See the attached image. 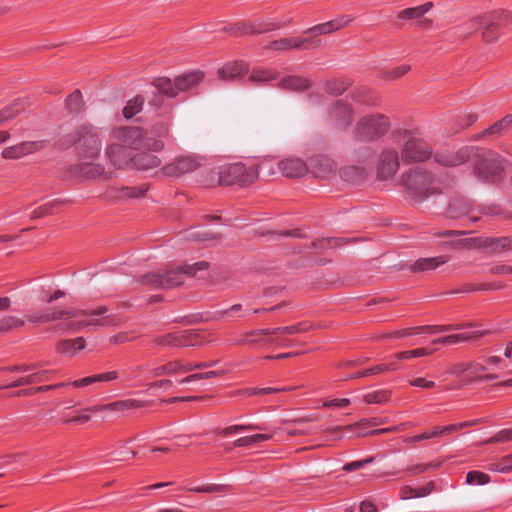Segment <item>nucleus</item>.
Instances as JSON below:
<instances>
[{
  "label": "nucleus",
  "mask_w": 512,
  "mask_h": 512,
  "mask_svg": "<svg viewBox=\"0 0 512 512\" xmlns=\"http://www.w3.org/2000/svg\"><path fill=\"white\" fill-rule=\"evenodd\" d=\"M114 137L122 143L110 144L106 148V155L110 163L123 169L131 166L133 155L131 150L147 148L152 151H161L164 144L160 140L148 137V132L140 127H122L114 132Z\"/></svg>",
  "instance_id": "nucleus-1"
},
{
  "label": "nucleus",
  "mask_w": 512,
  "mask_h": 512,
  "mask_svg": "<svg viewBox=\"0 0 512 512\" xmlns=\"http://www.w3.org/2000/svg\"><path fill=\"white\" fill-rule=\"evenodd\" d=\"M207 268L208 263L205 261H200L193 265H170L157 272L143 275L140 278V282L152 289H169L183 284L185 276H194L196 271Z\"/></svg>",
  "instance_id": "nucleus-2"
},
{
  "label": "nucleus",
  "mask_w": 512,
  "mask_h": 512,
  "mask_svg": "<svg viewBox=\"0 0 512 512\" xmlns=\"http://www.w3.org/2000/svg\"><path fill=\"white\" fill-rule=\"evenodd\" d=\"M401 182L406 194L417 202H422L442 191L440 182L433 173L421 167L411 168L404 172L401 175Z\"/></svg>",
  "instance_id": "nucleus-3"
},
{
  "label": "nucleus",
  "mask_w": 512,
  "mask_h": 512,
  "mask_svg": "<svg viewBox=\"0 0 512 512\" xmlns=\"http://www.w3.org/2000/svg\"><path fill=\"white\" fill-rule=\"evenodd\" d=\"M473 173L485 183L495 184L505 177L506 160L497 152L474 147Z\"/></svg>",
  "instance_id": "nucleus-4"
},
{
  "label": "nucleus",
  "mask_w": 512,
  "mask_h": 512,
  "mask_svg": "<svg viewBox=\"0 0 512 512\" xmlns=\"http://www.w3.org/2000/svg\"><path fill=\"white\" fill-rule=\"evenodd\" d=\"M510 24H512V14L502 10L474 17L465 23V28L470 32L481 30L483 40L493 43Z\"/></svg>",
  "instance_id": "nucleus-5"
},
{
  "label": "nucleus",
  "mask_w": 512,
  "mask_h": 512,
  "mask_svg": "<svg viewBox=\"0 0 512 512\" xmlns=\"http://www.w3.org/2000/svg\"><path fill=\"white\" fill-rule=\"evenodd\" d=\"M71 145H76V152L80 158L96 159L102 149L99 129L90 123L82 124L66 136Z\"/></svg>",
  "instance_id": "nucleus-6"
},
{
  "label": "nucleus",
  "mask_w": 512,
  "mask_h": 512,
  "mask_svg": "<svg viewBox=\"0 0 512 512\" xmlns=\"http://www.w3.org/2000/svg\"><path fill=\"white\" fill-rule=\"evenodd\" d=\"M390 118L382 113L361 117L354 126L353 137L359 142H374L383 138L391 129Z\"/></svg>",
  "instance_id": "nucleus-7"
},
{
  "label": "nucleus",
  "mask_w": 512,
  "mask_h": 512,
  "mask_svg": "<svg viewBox=\"0 0 512 512\" xmlns=\"http://www.w3.org/2000/svg\"><path fill=\"white\" fill-rule=\"evenodd\" d=\"M204 79V74L200 71L184 73L172 81L168 77H159L154 79L152 85L159 89L169 98H175L179 93L190 91L197 87Z\"/></svg>",
  "instance_id": "nucleus-8"
},
{
  "label": "nucleus",
  "mask_w": 512,
  "mask_h": 512,
  "mask_svg": "<svg viewBox=\"0 0 512 512\" xmlns=\"http://www.w3.org/2000/svg\"><path fill=\"white\" fill-rule=\"evenodd\" d=\"M218 174V183L220 186L234 184L245 186L258 179L259 170L257 166L246 167L245 164L236 162L220 166Z\"/></svg>",
  "instance_id": "nucleus-9"
},
{
  "label": "nucleus",
  "mask_w": 512,
  "mask_h": 512,
  "mask_svg": "<svg viewBox=\"0 0 512 512\" xmlns=\"http://www.w3.org/2000/svg\"><path fill=\"white\" fill-rule=\"evenodd\" d=\"M433 155L432 146L423 138H408L401 150V159L405 164L425 162Z\"/></svg>",
  "instance_id": "nucleus-10"
},
{
  "label": "nucleus",
  "mask_w": 512,
  "mask_h": 512,
  "mask_svg": "<svg viewBox=\"0 0 512 512\" xmlns=\"http://www.w3.org/2000/svg\"><path fill=\"white\" fill-rule=\"evenodd\" d=\"M474 147L463 146L457 150L443 149L433 153L434 161L443 167H457L472 159Z\"/></svg>",
  "instance_id": "nucleus-11"
},
{
  "label": "nucleus",
  "mask_w": 512,
  "mask_h": 512,
  "mask_svg": "<svg viewBox=\"0 0 512 512\" xmlns=\"http://www.w3.org/2000/svg\"><path fill=\"white\" fill-rule=\"evenodd\" d=\"M153 342L161 347H190L199 343V334L193 330H181L156 336Z\"/></svg>",
  "instance_id": "nucleus-12"
},
{
  "label": "nucleus",
  "mask_w": 512,
  "mask_h": 512,
  "mask_svg": "<svg viewBox=\"0 0 512 512\" xmlns=\"http://www.w3.org/2000/svg\"><path fill=\"white\" fill-rule=\"evenodd\" d=\"M400 167L398 151L394 148H384L377 159L376 175L381 181L392 178Z\"/></svg>",
  "instance_id": "nucleus-13"
},
{
  "label": "nucleus",
  "mask_w": 512,
  "mask_h": 512,
  "mask_svg": "<svg viewBox=\"0 0 512 512\" xmlns=\"http://www.w3.org/2000/svg\"><path fill=\"white\" fill-rule=\"evenodd\" d=\"M199 166L200 162L196 156L181 155L164 165L160 172L164 176L178 178L195 171Z\"/></svg>",
  "instance_id": "nucleus-14"
},
{
  "label": "nucleus",
  "mask_w": 512,
  "mask_h": 512,
  "mask_svg": "<svg viewBox=\"0 0 512 512\" xmlns=\"http://www.w3.org/2000/svg\"><path fill=\"white\" fill-rule=\"evenodd\" d=\"M320 45L321 41L314 37H285L270 42L265 48L278 51H288L292 49L312 50L318 48Z\"/></svg>",
  "instance_id": "nucleus-15"
},
{
  "label": "nucleus",
  "mask_w": 512,
  "mask_h": 512,
  "mask_svg": "<svg viewBox=\"0 0 512 512\" xmlns=\"http://www.w3.org/2000/svg\"><path fill=\"white\" fill-rule=\"evenodd\" d=\"M108 308L106 306H99L92 310L84 320H81L78 325L80 327L87 326H117L121 324L122 319L117 314H107Z\"/></svg>",
  "instance_id": "nucleus-16"
},
{
  "label": "nucleus",
  "mask_w": 512,
  "mask_h": 512,
  "mask_svg": "<svg viewBox=\"0 0 512 512\" xmlns=\"http://www.w3.org/2000/svg\"><path fill=\"white\" fill-rule=\"evenodd\" d=\"M330 122L337 128H347L352 123L354 110L342 100L336 101L328 110Z\"/></svg>",
  "instance_id": "nucleus-17"
},
{
  "label": "nucleus",
  "mask_w": 512,
  "mask_h": 512,
  "mask_svg": "<svg viewBox=\"0 0 512 512\" xmlns=\"http://www.w3.org/2000/svg\"><path fill=\"white\" fill-rule=\"evenodd\" d=\"M46 146L45 141H23L16 145L6 147L1 156L4 159H20L42 150Z\"/></svg>",
  "instance_id": "nucleus-18"
},
{
  "label": "nucleus",
  "mask_w": 512,
  "mask_h": 512,
  "mask_svg": "<svg viewBox=\"0 0 512 512\" xmlns=\"http://www.w3.org/2000/svg\"><path fill=\"white\" fill-rule=\"evenodd\" d=\"M352 21H353L352 16L342 15L333 20L310 27V28L306 29L303 33L306 35L311 34L312 35L311 37H314L315 39H317L316 36L327 35V34H331L333 32L339 31V30L345 28L346 26H348Z\"/></svg>",
  "instance_id": "nucleus-19"
},
{
  "label": "nucleus",
  "mask_w": 512,
  "mask_h": 512,
  "mask_svg": "<svg viewBox=\"0 0 512 512\" xmlns=\"http://www.w3.org/2000/svg\"><path fill=\"white\" fill-rule=\"evenodd\" d=\"M447 215L452 219H458L468 216L471 220L477 221L479 218L475 215V207L471 201L463 196H457L450 200Z\"/></svg>",
  "instance_id": "nucleus-20"
},
{
  "label": "nucleus",
  "mask_w": 512,
  "mask_h": 512,
  "mask_svg": "<svg viewBox=\"0 0 512 512\" xmlns=\"http://www.w3.org/2000/svg\"><path fill=\"white\" fill-rule=\"evenodd\" d=\"M307 164L308 171L310 170L318 178H326L336 172L335 162L326 155H314L310 157Z\"/></svg>",
  "instance_id": "nucleus-21"
},
{
  "label": "nucleus",
  "mask_w": 512,
  "mask_h": 512,
  "mask_svg": "<svg viewBox=\"0 0 512 512\" xmlns=\"http://www.w3.org/2000/svg\"><path fill=\"white\" fill-rule=\"evenodd\" d=\"M278 168L289 178H300L308 172V164L300 158H285L278 163Z\"/></svg>",
  "instance_id": "nucleus-22"
},
{
  "label": "nucleus",
  "mask_w": 512,
  "mask_h": 512,
  "mask_svg": "<svg viewBox=\"0 0 512 512\" xmlns=\"http://www.w3.org/2000/svg\"><path fill=\"white\" fill-rule=\"evenodd\" d=\"M53 372L50 370H35L26 376H22L14 382L0 386V389L16 388L31 384L45 382L51 379Z\"/></svg>",
  "instance_id": "nucleus-23"
},
{
  "label": "nucleus",
  "mask_w": 512,
  "mask_h": 512,
  "mask_svg": "<svg viewBox=\"0 0 512 512\" xmlns=\"http://www.w3.org/2000/svg\"><path fill=\"white\" fill-rule=\"evenodd\" d=\"M249 71V66L244 61H235L225 64L217 71L218 77L224 81L234 80L242 77Z\"/></svg>",
  "instance_id": "nucleus-24"
},
{
  "label": "nucleus",
  "mask_w": 512,
  "mask_h": 512,
  "mask_svg": "<svg viewBox=\"0 0 512 512\" xmlns=\"http://www.w3.org/2000/svg\"><path fill=\"white\" fill-rule=\"evenodd\" d=\"M140 407H143L142 401L136 399H127L114 401L105 405H95L93 407H89L87 410H90L91 412H102L106 410L121 412Z\"/></svg>",
  "instance_id": "nucleus-25"
},
{
  "label": "nucleus",
  "mask_w": 512,
  "mask_h": 512,
  "mask_svg": "<svg viewBox=\"0 0 512 512\" xmlns=\"http://www.w3.org/2000/svg\"><path fill=\"white\" fill-rule=\"evenodd\" d=\"M160 164L161 159L158 156L149 152H139L133 155L131 167L141 171H148L159 167Z\"/></svg>",
  "instance_id": "nucleus-26"
},
{
  "label": "nucleus",
  "mask_w": 512,
  "mask_h": 512,
  "mask_svg": "<svg viewBox=\"0 0 512 512\" xmlns=\"http://www.w3.org/2000/svg\"><path fill=\"white\" fill-rule=\"evenodd\" d=\"M351 98L354 102L365 106H377L381 102L380 95L367 87L355 88L351 92Z\"/></svg>",
  "instance_id": "nucleus-27"
},
{
  "label": "nucleus",
  "mask_w": 512,
  "mask_h": 512,
  "mask_svg": "<svg viewBox=\"0 0 512 512\" xmlns=\"http://www.w3.org/2000/svg\"><path fill=\"white\" fill-rule=\"evenodd\" d=\"M511 127H512V114H508V115L504 116L502 119L496 121L490 127L484 129L482 132L475 135L473 137V139L478 140V139H481L488 135L501 136V135L505 134L506 132H508Z\"/></svg>",
  "instance_id": "nucleus-28"
},
{
  "label": "nucleus",
  "mask_w": 512,
  "mask_h": 512,
  "mask_svg": "<svg viewBox=\"0 0 512 512\" xmlns=\"http://www.w3.org/2000/svg\"><path fill=\"white\" fill-rule=\"evenodd\" d=\"M118 377L119 375L117 371H107L72 381V386L75 388H82L99 382L114 381L118 379Z\"/></svg>",
  "instance_id": "nucleus-29"
},
{
  "label": "nucleus",
  "mask_w": 512,
  "mask_h": 512,
  "mask_svg": "<svg viewBox=\"0 0 512 512\" xmlns=\"http://www.w3.org/2000/svg\"><path fill=\"white\" fill-rule=\"evenodd\" d=\"M447 260V257L443 255L438 257L420 258L410 266V270L414 273L434 270L440 265L445 264Z\"/></svg>",
  "instance_id": "nucleus-30"
},
{
  "label": "nucleus",
  "mask_w": 512,
  "mask_h": 512,
  "mask_svg": "<svg viewBox=\"0 0 512 512\" xmlns=\"http://www.w3.org/2000/svg\"><path fill=\"white\" fill-rule=\"evenodd\" d=\"M487 334V331H474L471 333H460L448 336H443L432 340V344L454 345L460 342H465L474 338H479Z\"/></svg>",
  "instance_id": "nucleus-31"
},
{
  "label": "nucleus",
  "mask_w": 512,
  "mask_h": 512,
  "mask_svg": "<svg viewBox=\"0 0 512 512\" xmlns=\"http://www.w3.org/2000/svg\"><path fill=\"white\" fill-rule=\"evenodd\" d=\"M312 85V82L300 76H287L281 79L278 86L282 89L291 90L295 92H301L308 90Z\"/></svg>",
  "instance_id": "nucleus-32"
},
{
  "label": "nucleus",
  "mask_w": 512,
  "mask_h": 512,
  "mask_svg": "<svg viewBox=\"0 0 512 512\" xmlns=\"http://www.w3.org/2000/svg\"><path fill=\"white\" fill-rule=\"evenodd\" d=\"M353 85L351 78H332L325 83L324 91L331 96H340Z\"/></svg>",
  "instance_id": "nucleus-33"
},
{
  "label": "nucleus",
  "mask_w": 512,
  "mask_h": 512,
  "mask_svg": "<svg viewBox=\"0 0 512 512\" xmlns=\"http://www.w3.org/2000/svg\"><path fill=\"white\" fill-rule=\"evenodd\" d=\"M339 174L345 182L356 185L362 183L367 176V172L364 168L355 165H349L341 168Z\"/></svg>",
  "instance_id": "nucleus-34"
},
{
  "label": "nucleus",
  "mask_w": 512,
  "mask_h": 512,
  "mask_svg": "<svg viewBox=\"0 0 512 512\" xmlns=\"http://www.w3.org/2000/svg\"><path fill=\"white\" fill-rule=\"evenodd\" d=\"M85 339L83 337H77L74 339H65L57 344L56 350L60 354L69 356L75 355L78 351L84 349Z\"/></svg>",
  "instance_id": "nucleus-35"
},
{
  "label": "nucleus",
  "mask_w": 512,
  "mask_h": 512,
  "mask_svg": "<svg viewBox=\"0 0 512 512\" xmlns=\"http://www.w3.org/2000/svg\"><path fill=\"white\" fill-rule=\"evenodd\" d=\"M285 22H276V21H264V20H256L249 24L244 33L245 34H255V33H265L269 31H273L285 26Z\"/></svg>",
  "instance_id": "nucleus-36"
},
{
  "label": "nucleus",
  "mask_w": 512,
  "mask_h": 512,
  "mask_svg": "<svg viewBox=\"0 0 512 512\" xmlns=\"http://www.w3.org/2000/svg\"><path fill=\"white\" fill-rule=\"evenodd\" d=\"M469 372L479 381H491L499 378V375L494 372H488V367L482 362H471Z\"/></svg>",
  "instance_id": "nucleus-37"
},
{
  "label": "nucleus",
  "mask_w": 512,
  "mask_h": 512,
  "mask_svg": "<svg viewBox=\"0 0 512 512\" xmlns=\"http://www.w3.org/2000/svg\"><path fill=\"white\" fill-rule=\"evenodd\" d=\"M277 77L278 73L273 69L254 68L250 72L248 80L256 85H261L275 80Z\"/></svg>",
  "instance_id": "nucleus-38"
},
{
  "label": "nucleus",
  "mask_w": 512,
  "mask_h": 512,
  "mask_svg": "<svg viewBox=\"0 0 512 512\" xmlns=\"http://www.w3.org/2000/svg\"><path fill=\"white\" fill-rule=\"evenodd\" d=\"M433 7L432 2H426L422 5L416 6V7H410L401 10L398 13V19L400 20H412V19H419L424 14H426L428 11H430Z\"/></svg>",
  "instance_id": "nucleus-39"
},
{
  "label": "nucleus",
  "mask_w": 512,
  "mask_h": 512,
  "mask_svg": "<svg viewBox=\"0 0 512 512\" xmlns=\"http://www.w3.org/2000/svg\"><path fill=\"white\" fill-rule=\"evenodd\" d=\"M44 314H45L46 322L70 319V318L76 317L78 315L72 309L61 308L58 306L48 307V308L44 309Z\"/></svg>",
  "instance_id": "nucleus-40"
},
{
  "label": "nucleus",
  "mask_w": 512,
  "mask_h": 512,
  "mask_svg": "<svg viewBox=\"0 0 512 512\" xmlns=\"http://www.w3.org/2000/svg\"><path fill=\"white\" fill-rule=\"evenodd\" d=\"M294 387H266V388H242L235 392L237 396H253V395H266L272 393H279L285 391H292Z\"/></svg>",
  "instance_id": "nucleus-41"
},
{
  "label": "nucleus",
  "mask_w": 512,
  "mask_h": 512,
  "mask_svg": "<svg viewBox=\"0 0 512 512\" xmlns=\"http://www.w3.org/2000/svg\"><path fill=\"white\" fill-rule=\"evenodd\" d=\"M477 120L478 115L476 113L466 112L460 114L454 119L451 130L453 133H459L472 126Z\"/></svg>",
  "instance_id": "nucleus-42"
},
{
  "label": "nucleus",
  "mask_w": 512,
  "mask_h": 512,
  "mask_svg": "<svg viewBox=\"0 0 512 512\" xmlns=\"http://www.w3.org/2000/svg\"><path fill=\"white\" fill-rule=\"evenodd\" d=\"M149 374L153 378H158L164 375H179L178 359L168 361L162 365L152 368Z\"/></svg>",
  "instance_id": "nucleus-43"
},
{
  "label": "nucleus",
  "mask_w": 512,
  "mask_h": 512,
  "mask_svg": "<svg viewBox=\"0 0 512 512\" xmlns=\"http://www.w3.org/2000/svg\"><path fill=\"white\" fill-rule=\"evenodd\" d=\"M311 329V326L305 322L293 324L290 326L277 327V328H266L265 331L267 333H275V334H287L294 335L299 333L307 332Z\"/></svg>",
  "instance_id": "nucleus-44"
},
{
  "label": "nucleus",
  "mask_w": 512,
  "mask_h": 512,
  "mask_svg": "<svg viewBox=\"0 0 512 512\" xmlns=\"http://www.w3.org/2000/svg\"><path fill=\"white\" fill-rule=\"evenodd\" d=\"M78 172L87 179H96L104 175V167L96 163H83L78 166Z\"/></svg>",
  "instance_id": "nucleus-45"
},
{
  "label": "nucleus",
  "mask_w": 512,
  "mask_h": 512,
  "mask_svg": "<svg viewBox=\"0 0 512 512\" xmlns=\"http://www.w3.org/2000/svg\"><path fill=\"white\" fill-rule=\"evenodd\" d=\"M472 326H473V324H471V323L458 324V325H452V324L425 325V326H420V331H421V333L426 332L429 334H435V333L448 332V331H453V330H460V329L469 328Z\"/></svg>",
  "instance_id": "nucleus-46"
},
{
  "label": "nucleus",
  "mask_w": 512,
  "mask_h": 512,
  "mask_svg": "<svg viewBox=\"0 0 512 512\" xmlns=\"http://www.w3.org/2000/svg\"><path fill=\"white\" fill-rule=\"evenodd\" d=\"M265 429H266L265 426L258 425V424H247V425L236 424V425H231V426H228V427H225V428L219 430L217 432V434L219 436H228V435H232V434H236V433H240V432H244V431L265 430Z\"/></svg>",
  "instance_id": "nucleus-47"
},
{
  "label": "nucleus",
  "mask_w": 512,
  "mask_h": 512,
  "mask_svg": "<svg viewBox=\"0 0 512 512\" xmlns=\"http://www.w3.org/2000/svg\"><path fill=\"white\" fill-rule=\"evenodd\" d=\"M391 395L390 390H376L365 394L363 400L367 404H384L391 399Z\"/></svg>",
  "instance_id": "nucleus-48"
},
{
  "label": "nucleus",
  "mask_w": 512,
  "mask_h": 512,
  "mask_svg": "<svg viewBox=\"0 0 512 512\" xmlns=\"http://www.w3.org/2000/svg\"><path fill=\"white\" fill-rule=\"evenodd\" d=\"M273 333H267L265 329L253 330L249 332L244 339L240 341L241 344H262L264 346L269 345L266 341L270 338Z\"/></svg>",
  "instance_id": "nucleus-49"
},
{
  "label": "nucleus",
  "mask_w": 512,
  "mask_h": 512,
  "mask_svg": "<svg viewBox=\"0 0 512 512\" xmlns=\"http://www.w3.org/2000/svg\"><path fill=\"white\" fill-rule=\"evenodd\" d=\"M66 108L74 114H78L83 110L84 102L82 94L79 90L72 92L65 101Z\"/></svg>",
  "instance_id": "nucleus-50"
},
{
  "label": "nucleus",
  "mask_w": 512,
  "mask_h": 512,
  "mask_svg": "<svg viewBox=\"0 0 512 512\" xmlns=\"http://www.w3.org/2000/svg\"><path fill=\"white\" fill-rule=\"evenodd\" d=\"M61 205V201L53 200L51 202L45 203L42 206L37 207L31 213V219H39L47 215L54 214L58 206Z\"/></svg>",
  "instance_id": "nucleus-51"
},
{
  "label": "nucleus",
  "mask_w": 512,
  "mask_h": 512,
  "mask_svg": "<svg viewBox=\"0 0 512 512\" xmlns=\"http://www.w3.org/2000/svg\"><path fill=\"white\" fill-rule=\"evenodd\" d=\"M433 352V349L421 347L413 350L398 352L394 354L393 357L397 360H408L412 358L428 356L431 355Z\"/></svg>",
  "instance_id": "nucleus-52"
},
{
  "label": "nucleus",
  "mask_w": 512,
  "mask_h": 512,
  "mask_svg": "<svg viewBox=\"0 0 512 512\" xmlns=\"http://www.w3.org/2000/svg\"><path fill=\"white\" fill-rule=\"evenodd\" d=\"M144 100L141 96H136L132 100L128 101L126 106L123 108V116L126 119L134 117L137 113L142 110Z\"/></svg>",
  "instance_id": "nucleus-53"
},
{
  "label": "nucleus",
  "mask_w": 512,
  "mask_h": 512,
  "mask_svg": "<svg viewBox=\"0 0 512 512\" xmlns=\"http://www.w3.org/2000/svg\"><path fill=\"white\" fill-rule=\"evenodd\" d=\"M410 68L409 65L403 64L390 70L382 71L380 77L386 81H394L406 75Z\"/></svg>",
  "instance_id": "nucleus-54"
},
{
  "label": "nucleus",
  "mask_w": 512,
  "mask_h": 512,
  "mask_svg": "<svg viewBox=\"0 0 512 512\" xmlns=\"http://www.w3.org/2000/svg\"><path fill=\"white\" fill-rule=\"evenodd\" d=\"M504 287L501 283H492V284H465L459 290L454 293H468L482 290H498Z\"/></svg>",
  "instance_id": "nucleus-55"
},
{
  "label": "nucleus",
  "mask_w": 512,
  "mask_h": 512,
  "mask_svg": "<svg viewBox=\"0 0 512 512\" xmlns=\"http://www.w3.org/2000/svg\"><path fill=\"white\" fill-rule=\"evenodd\" d=\"M480 422H481V419H474V420L463 421L460 423H453V424H448L445 426H440L441 431H442V436L452 434V433L457 432L463 428L475 426V425L479 424Z\"/></svg>",
  "instance_id": "nucleus-56"
},
{
  "label": "nucleus",
  "mask_w": 512,
  "mask_h": 512,
  "mask_svg": "<svg viewBox=\"0 0 512 512\" xmlns=\"http://www.w3.org/2000/svg\"><path fill=\"white\" fill-rule=\"evenodd\" d=\"M22 109L23 107L19 102H14L4 107L0 111V125L17 116L22 111Z\"/></svg>",
  "instance_id": "nucleus-57"
},
{
  "label": "nucleus",
  "mask_w": 512,
  "mask_h": 512,
  "mask_svg": "<svg viewBox=\"0 0 512 512\" xmlns=\"http://www.w3.org/2000/svg\"><path fill=\"white\" fill-rule=\"evenodd\" d=\"M24 325V321L15 316L0 317V333H4Z\"/></svg>",
  "instance_id": "nucleus-58"
},
{
  "label": "nucleus",
  "mask_w": 512,
  "mask_h": 512,
  "mask_svg": "<svg viewBox=\"0 0 512 512\" xmlns=\"http://www.w3.org/2000/svg\"><path fill=\"white\" fill-rule=\"evenodd\" d=\"M490 476L478 470L469 471L466 475V483L469 485H485L490 482Z\"/></svg>",
  "instance_id": "nucleus-59"
},
{
  "label": "nucleus",
  "mask_w": 512,
  "mask_h": 512,
  "mask_svg": "<svg viewBox=\"0 0 512 512\" xmlns=\"http://www.w3.org/2000/svg\"><path fill=\"white\" fill-rule=\"evenodd\" d=\"M480 214L484 216H500L503 214L502 208L494 203L490 204H480L475 207V214Z\"/></svg>",
  "instance_id": "nucleus-60"
},
{
  "label": "nucleus",
  "mask_w": 512,
  "mask_h": 512,
  "mask_svg": "<svg viewBox=\"0 0 512 512\" xmlns=\"http://www.w3.org/2000/svg\"><path fill=\"white\" fill-rule=\"evenodd\" d=\"M222 374H223L222 371H208V372H202V373H194V374H190V375L182 378L178 382L180 384L191 383V382L198 381V380H204V379L218 377V376H221Z\"/></svg>",
  "instance_id": "nucleus-61"
},
{
  "label": "nucleus",
  "mask_w": 512,
  "mask_h": 512,
  "mask_svg": "<svg viewBox=\"0 0 512 512\" xmlns=\"http://www.w3.org/2000/svg\"><path fill=\"white\" fill-rule=\"evenodd\" d=\"M148 191V185L143 184L140 186L123 187L121 189V196L127 198H141L145 196Z\"/></svg>",
  "instance_id": "nucleus-62"
},
{
  "label": "nucleus",
  "mask_w": 512,
  "mask_h": 512,
  "mask_svg": "<svg viewBox=\"0 0 512 512\" xmlns=\"http://www.w3.org/2000/svg\"><path fill=\"white\" fill-rule=\"evenodd\" d=\"M167 99L170 98L159 89H156V92L153 93L152 98L149 100V104L156 108L172 109V104L168 103Z\"/></svg>",
  "instance_id": "nucleus-63"
},
{
  "label": "nucleus",
  "mask_w": 512,
  "mask_h": 512,
  "mask_svg": "<svg viewBox=\"0 0 512 512\" xmlns=\"http://www.w3.org/2000/svg\"><path fill=\"white\" fill-rule=\"evenodd\" d=\"M287 334H272L266 343L280 348L292 347L295 345L294 341L286 337Z\"/></svg>",
  "instance_id": "nucleus-64"
}]
</instances>
